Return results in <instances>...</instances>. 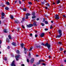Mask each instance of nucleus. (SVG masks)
Here are the masks:
<instances>
[{
  "mask_svg": "<svg viewBox=\"0 0 66 66\" xmlns=\"http://www.w3.org/2000/svg\"><path fill=\"white\" fill-rule=\"evenodd\" d=\"M43 45V46H45L46 47H47L48 48H49L50 47V44H48V43H46L45 44H44V43H42L41 45Z\"/></svg>",
  "mask_w": 66,
  "mask_h": 66,
  "instance_id": "1",
  "label": "nucleus"
},
{
  "mask_svg": "<svg viewBox=\"0 0 66 66\" xmlns=\"http://www.w3.org/2000/svg\"><path fill=\"white\" fill-rule=\"evenodd\" d=\"M15 61H13L12 62V64H11V66H16V65L15 64Z\"/></svg>",
  "mask_w": 66,
  "mask_h": 66,
  "instance_id": "2",
  "label": "nucleus"
},
{
  "mask_svg": "<svg viewBox=\"0 0 66 66\" xmlns=\"http://www.w3.org/2000/svg\"><path fill=\"white\" fill-rule=\"evenodd\" d=\"M33 24H28V25H27V28H31V27H33Z\"/></svg>",
  "mask_w": 66,
  "mask_h": 66,
  "instance_id": "3",
  "label": "nucleus"
},
{
  "mask_svg": "<svg viewBox=\"0 0 66 66\" xmlns=\"http://www.w3.org/2000/svg\"><path fill=\"white\" fill-rule=\"evenodd\" d=\"M20 55H18L15 56V58L16 61H18V59L20 57Z\"/></svg>",
  "mask_w": 66,
  "mask_h": 66,
  "instance_id": "4",
  "label": "nucleus"
},
{
  "mask_svg": "<svg viewBox=\"0 0 66 66\" xmlns=\"http://www.w3.org/2000/svg\"><path fill=\"white\" fill-rule=\"evenodd\" d=\"M59 15L57 14L56 15L55 17V19L57 20L59 19Z\"/></svg>",
  "mask_w": 66,
  "mask_h": 66,
  "instance_id": "5",
  "label": "nucleus"
},
{
  "mask_svg": "<svg viewBox=\"0 0 66 66\" xmlns=\"http://www.w3.org/2000/svg\"><path fill=\"white\" fill-rule=\"evenodd\" d=\"M62 35L61 34H59V35H57V37H56V38H60L61 36H62Z\"/></svg>",
  "mask_w": 66,
  "mask_h": 66,
  "instance_id": "6",
  "label": "nucleus"
},
{
  "mask_svg": "<svg viewBox=\"0 0 66 66\" xmlns=\"http://www.w3.org/2000/svg\"><path fill=\"white\" fill-rule=\"evenodd\" d=\"M58 33L59 34H61L62 35V30H59Z\"/></svg>",
  "mask_w": 66,
  "mask_h": 66,
  "instance_id": "7",
  "label": "nucleus"
},
{
  "mask_svg": "<svg viewBox=\"0 0 66 66\" xmlns=\"http://www.w3.org/2000/svg\"><path fill=\"white\" fill-rule=\"evenodd\" d=\"M45 36V34L44 33H43L41 34V35H40V37H43V36Z\"/></svg>",
  "mask_w": 66,
  "mask_h": 66,
  "instance_id": "8",
  "label": "nucleus"
},
{
  "mask_svg": "<svg viewBox=\"0 0 66 66\" xmlns=\"http://www.w3.org/2000/svg\"><path fill=\"white\" fill-rule=\"evenodd\" d=\"M4 33H6L8 32V31H7V30L6 29H5L4 30Z\"/></svg>",
  "mask_w": 66,
  "mask_h": 66,
  "instance_id": "9",
  "label": "nucleus"
},
{
  "mask_svg": "<svg viewBox=\"0 0 66 66\" xmlns=\"http://www.w3.org/2000/svg\"><path fill=\"white\" fill-rule=\"evenodd\" d=\"M34 59L33 58H32L31 60V63H33V62H34Z\"/></svg>",
  "mask_w": 66,
  "mask_h": 66,
  "instance_id": "10",
  "label": "nucleus"
},
{
  "mask_svg": "<svg viewBox=\"0 0 66 66\" xmlns=\"http://www.w3.org/2000/svg\"><path fill=\"white\" fill-rule=\"evenodd\" d=\"M12 45L13 46H16V44L15 43L13 42L12 43Z\"/></svg>",
  "mask_w": 66,
  "mask_h": 66,
  "instance_id": "11",
  "label": "nucleus"
},
{
  "mask_svg": "<svg viewBox=\"0 0 66 66\" xmlns=\"http://www.w3.org/2000/svg\"><path fill=\"white\" fill-rule=\"evenodd\" d=\"M21 46L22 48H23V47L24 46V44H21Z\"/></svg>",
  "mask_w": 66,
  "mask_h": 66,
  "instance_id": "12",
  "label": "nucleus"
},
{
  "mask_svg": "<svg viewBox=\"0 0 66 66\" xmlns=\"http://www.w3.org/2000/svg\"><path fill=\"white\" fill-rule=\"evenodd\" d=\"M46 6H48V7H49V6H50V5H49V4L48 3L46 4Z\"/></svg>",
  "mask_w": 66,
  "mask_h": 66,
  "instance_id": "13",
  "label": "nucleus"
},
{
  "mask_svg": "<svg viewBox=\"0 0 66 66\" xmlns=\"http://www.w3.org/2000/svg\"><path fill=\"white\" fill-rule=\"evenodd\" d=\"M58 44H60V45H62V42H58Z\"/></svg>",
  "mask_w": 66,
  "mask_h": 66,
  "instance_id": "14",
  "label": "nucleus"
},
{
  "mask_svg": "<svg viewBox=\"0 0 66 66\" xmlns=\"http://www.w3.org/2000/svg\"><path fill=\"white\" fill-rule=\"evenodd\" d=\"M36 22H34L33 23V24L34 25V26H37V25H36Z\"/></svg>",
  "mask_w": 66,
  "mask_h": 66,
  "instance_id": "15",
  "label": "nucleus"
},
{
  "mask_svg": "<svg viewBox=\"0 0 66 66\" xmlns=\"http://www.w3.org/2000/svg\"><path fill=\"white\" fill-rule=\"evenodd\" d=\"M26 16H30L31 15V14L30 13H27L26 14Z\"/></svg>",
  "mask_w": 66,
  "mask_h": 66,
  "instance_id": "16",
  "label": "nucleus"
},
{
  "mask_svg": "<svg viewBox=\"0 0 66 66\" xmlns=\"http://www.w3.org/2000/svg\"><path fill=\"white\" fill-rule=\"evenodd\" d=\"M15 23H17L19 22V21L18 20H16L15 21Z\"/></svg>",
  "mask_w": 66,
  "mask_h": 66,
  "instance_id": "17",
  "label": "nucleus"
},
{
  "mask_svg": "<svg viewBox=\"0 0 66 66\" xmlns=\"http://www.w3.org/2000/svg\"><path fill=\"white\" fill-rule=\"evenodd\" d=\"M40 62H45V61L44 60H39V64H40Z\"/></svg>",
  "mask_w": 66,
  "mask_h": 66,
  "instance_id": "18",
  "label": "nucleus"
},
{
  "mask_svg": "<svg viewBox=\"0 0 66 66\" xmlns=\"http://www.w3.org/2000/svg\"><path fill=\"white\" fill-rule=\"evenodd\" d=\"M24 20V18H22V21H21V22L22 23V22H23Z\"/></svg>",
  "mask_w": 66,
  "mask_h": 66,
  "instance_id": "19",
  "label": "nucleus"
},
{
  "mask_svg": "<svg viewBox=\"0 0 66 66\" xmlns=\"http://www.w3.org/2000/svg\"><path fill=\"white\" fill-rule=\"evenodd\" d=\"M5 9L6 10H9V8L8 7H5Z\"/></svg>",
  "mask_w": 66,
  "mask_h": 66,
  "instance_id": "20",
  "label": "nucleus"
},
{
  "mask_svg": "<svg viewBox=\"0 0 66 66\" xmlns=\"http://www.w3.org/2000/svg\"><path fill=\"white\" fill-rule=\"evenodd\" d=\"M5 14H4V13L3 12H2V16H4L5 15Z\"/></svg>",
  "mask_w": 66,
  "mask_h": 66,
  "instance_id": "21",
  "label": "nucleus"
},
{
  "mask_svg": "<svg viewBox=\"0 0 66 66\" xmlns=\"http://www.w3.org/2000/svg\"><path fill=\"white\" fill-rule=\"evenodd\" d=\"M10 17H11V19H13V18H14V17H13V16L12 15H11Z\"/></svg>",
  "mask_w": 66,
  "mask_h": 66,
  "instance_id": "22",
  "label": "nucleus"
},
{
  "mask_svg": "<svg viewBox=\"0 0 66 66\" xmlns=\"http://www.w3.org/2000/svg\"><path fill=\"white\" fill-rule=\"evenodd\" d=\"M6 42H8V43H9L10 42V40H9V39H7Z\"/></svg>",
  "mask_w": 66,
  "mask_h": 66,
  "instance_id": "23",
  "label": "nucleus"
},
{
  "mask_svg": "<svg viewBox=\"0 0 66 66\" xmlns=\"http://www.w3.org/2000/svg\"><path fill=\"white\" fill-rule=\"evenodd\" d=\"M8 37L9 39H11L12 38H11V36L10 35H9L8 36Z\"/></svg>",
  "mask_w": 66,
  "mask_h": 66,
  "instance_id": "24",
  "label": "nucleus"
},
{
  "mask_svg": "<svg viewBox=\"0 0 66 66\" xmlns=\"http://www.w3.org/2000/svg\"><path fill=\"white\" fill-rule=\"evenodd\" d=\"M16 52L17 53H18V54L19 53V50H17L16 51Z\"/></svg>",
  "mask_w": 66,
  "mask_h": 66,
  "instance_id": "25",
  "label": "nucleus"
},
{
  "mask_svg": "<svg viewBox=\"0 0 66 66\" xmlns=\"http://www.w3.org/2000/svg\"><path fill=\"white\" fill-rule=\"evenodd\" d=\"M32 19H34V18H36V16H32Z\"/></svg>",
  "mask_w": 66,
  "mask_h": 66,
  "instance_id": "26",
  "label": "nucleus"
},
{
  "mask_svg": "<svg viewBox=\"0 0 66 66\" xmlns=\"http://www.w3.org/2000/svg\"><path fill=\"white\" fill-rule=\"evenodd\" d=\"M41 25L43 26V27H44V26L45 25V24L44 23H41Z\"/></svg>",
  "mask_w": 66,
  "mask_h": 66,
  "instance_id": "27",
  "label": "nucleus"
},
{
  "mask_svg": "<svg viewBox=\"0 0 66 66\" xmlns=\"http://www.w3.org/2000/svg\"><path fill=\"white\" fill-rule=\"evenodd\" d=\"M32 15H33V16H35V12H33L32 13Z\"/></svg>",
  "mask_w": 66,
  "mask_h": 66,
  "instance_id": "28",
  "label": "nucleus"
},
{
  "mask_svg": "<svg viewBox=\"0 0 66 66\" xmlns=\"http://www.w3.org/2000/svg\"><path fill=\"white\" fill-rule=\"evenodd\" d=\"M45 24H47L48 23V22L47 21H45Z\"/></svg>",
  "mask_w": 66,
  "mask_h": 66,
  "instance_id": "29",
  "label": "nucleus"
},
{
  "mask_svg": "<svg viewBox=\"0 0 66 66\" xmlns=\"http://www.w3.org/2000/svg\"><path fill=\"white\" fill-rule=\"evenodd\" d=\"M28 3L30 5H31V4H32V3L31 2H28Z\"/></svg>",
  "mask_w": 66,
  "mask_h": 66,
  "instance_id": "30",
  "label": "nucleus"
},
{
  "mask_svg": "<svg viewBox=\"0 0 66 66\" xmlns=\"http://www.w3.org/2000/svg\"><path fill=\"white\" fill-rule=\"evenodd\" d=\"M7 5H10V3L8 2H7Z\"/></svg>",
  "mask_w": 66,
  "mask_h": 66,
  "instance_id": "31",
  "label": "nucleus"
},
{
  "mask_svg": "<svg viewBox=\"0 0 66 66\" xmlns=\"http://www.w3.org/2000/svg\"><path fill=\"white\" fill-rule=\"evenodd\" d=\"M60 0H58L57 1V4H59V3H60Z\"/></svg>",
  "mask_w": 66,
  "mask_h": 66,
  "instance_id": "32",
  "label": "nucleus"
},
{
  "mask_svg": "<svg viewBox=\"0 0 66 66\" xmlns=\"http://www.w3.org/2000/svg\"><path fill=\"white\" fill-rule=\"evenodd\" d=\"M23 11H24L25 12H26V8H24L23 9Z\"/></svg>",
  "mask_w": 66,
  "mask_h": 66,
  "instance_id": "33",
  "label": "nucleus"
},
{
  "mask_svg": "<svg viewBox=\"0 0 66 66\" xmlns=\"http://www.w3.org/2000/svg\"><path fill=\"white\" fill-rule=\"evenodd\" d=\"M50 29H53V28L52 27V25L50 27Z\"/></svg>",
  "mask_w": 66,
  "mask_h": 66,
  "instance_id": "34",
  "label": "nucleus"
},
{
  "mask_svg": "<svg viewBox=\"0 0 66 66\" xmlns=\"http://www.w3.org/2000/svg\"><path fill=\"white\" fill-rule=\"evenodd\" d=\"M63 50V48H60V49H59V50L60 51H62V50Z\"/></svg>",
  "mask_w": 66,
  "mask_h": 66,
  "instance_id": "35",
  "label": "nucleus"
},
{
  "mask_svg": "<svg viewBox=\"0 0 66 66\" xmlns=\"http://www.w3.org/2000/svg\"><path fill=\"white\" fill-rule=\"evenodd\" d=\"M4 59L5 61H6V60H7V58H6V57H4Z\"/></svg>",
  "mask_w": 66,
  "mask_h": 66,
  "instance_id": "36",
  "label": "nucleus"
},
{
  "mask_svg": "<svg viewBox=\"0 0 66 66\" xmlns=\"http://www.w3.org/2000/svg\"><path fill=\"white\" fill-rule=\"evenodd\" d=\"M32 49H33V47H31V48H30V49L29 50V51H31V50H32Z\"/></svg>",
  "mask_w": 66,
  "mask_h": 66,
  "instance_id": "37",
  "label": "nucleus"
},
{
  "mask_svg": "<svg viewBox=\"0 0 66 66\" xmlns=\"http://www.w3.org/2000/svg\"><path fill=\"white\" fill-rule=\"evenodd\" d=\"M36 47H37V48H39L40 47V46H37Z\"/></svg>",
  "mask_w": 66,
  "mask_h": 66,
  "instance_id": "38",
  "label": "nucleus"
},
{
  "mask_svg": "<svg viewBox=\"0 0 66 66\" xmlns=\"http://www.w3.org/2000/svg\"><path fill=\"white\" fill-rule=\"evenodd\" d=\"M63 17H64L65 18H66V16H65V15H63Z\"/></svg>",
  "mask_w": 66,
  "mask_h": 66,
  "instance_id": "39",
  "label": "nucleus"
},
{
  "mask_svg": "<svg viewBox=\"0 0 66 66\" xmlns=\"http://www.w3.org/2000/svg\"><path fill=\"white\" fill-rule=\"evenodd\" d=\"M22 28H23V29L25 28L24 27V26L23 25H22Z\"/></svg>",
  "mask_w": 66,
  "mask_h": 66,
  "instance_id": "40",
  "label": "nucleus"
},
{
  "mask_svg": "<svg viewBox=\"0 0 66 66\" xmlns=\"http://www.w3.org/2000/svg\"><path fill=\"white\" fill-rule=\"evenodd\" d=\"M42 64L43 65H44V66H45L46 65V64H45V63H42Z\"/></svg>",
  "mask_w": 66,
  "mask_h": 66,
  "instance_id": "41",
  "label": "nucleus"
},
{
  "mask_svg": "<svg viewBox=\"0 0 66 66\" xmlns=\"http://www.w3.org/2000/svg\"><path fill=\"white\" fill-rule=\"evenodd\" d=\"M19 4H21V2L20 1H19Z\"/></svg>",
  "mask_w": 66,
  "mask_h": 66,
  "instance_id": "42",
  "label": "nucleus"
},
{
  "mask_svg": "<svg viewBox=\"0 0 66 66\" xmlns=\"http://www.w3.org/2000/svg\"><path fill=\"white\" fill-rule=\"evenodd\" d=\"M45 31H47L48 30V29L47 28H45L44 29Z\"/></svg>",
  "mask_w": 66,
  "mask_h": 66,
  "instance_id": "43",
  "label": "nucleus"
},
{
  "mask_svg": "<svg viewBox=\"0 0 66 66\" xmlns=\"http://www.w3.org/2000/svg\"><path fill=\"white\" fill-rule=\"evenodd\" d=\"M29 56H31V53L30 52H29Z\"/></svg>",
  "mask_w": 66,
  "mask_h": 66,
  "instance_id": "44",
  "label": "nucleus"
},
{
  "mask_svg": "<svg viewBox=\"0 0 66 66\" xmlns=\"http://www.w3.org/2000/svg\"><path fill=\"white\" fill-rule=\"evenodd\" d=\"M26 19H28V16H27L26 17Z\"/></svg>",
  "mask_w": 66,
  "mask_h": 66,
  "instance_id": "45",
  "label": "nucleus"
},
{
  "mask_svg": "<svg viewBox=\"0 0 66 66\" xmlns=\"http://www.w3.org/2000/svg\"><path fill=\"white\" fill-rule=\"evenodd\" d=\"M42 4L43 5V4H45V2H42Z\"/></svg>",
  "mask_w": 66,
  "mask_h": 66,
  "instance_id": "46",
  "label": "nucleus"
},
{
  "mask_svg": "<svg viewBox=\"0 0 66 66\" xmlns=\"http://www.w3.org/2000/svg\"><path fill=\"white\" fill-rule=\"evenodd\" d=\"M35 37L36 38L37 37V35L36 34L35 35Z\"/></svg>",
  "mask_w": 66,
  "mask_h": 66,
  "instance_id": "47",
  "label": "nucleus"
},
{
  "mask_svg": "<svg viewBox=\"0 0 66 66\" xmlns=\"http://www.w3.org/2000/svg\"><path fill=\"white\" fill-rule=\"evenodd\" d=\"M27 62H29V59H27Z\"/></svg>",
  "mask_w": 66,
  "mask_h": 66,
  "instance_id": "48",
  "label": "nucleus"
},
{
  "mask_svg": "<svg viewBox=\"0 0 66 66\" xmlns=\"http://www.w3.org/2000/svg\"><path fill=\"white\" fill-rule=\"evenodd\" d=\"M39 20V18H37L36 19V20L37 21Z\"/></svg>",
  "mask_w": 66,
  "mask_h": 66,
  "instance_id": "49",
  "label": "nucleus"
},
{
  "mask_svg": "<svg viewBox=\"0 0 66 66\" xmlns=\"http://www.w3.org/2000/svg\"><path fill=\"white\" fill-rule=\"evenodd\" d=\"M10 46H8V47H7V48L8 49H10Z\"/></svg>",
  "mask_w": 66,
  "mask_h": 66,
  "instance_id": "50",
  "label": "nucleus"
},
{
  "mask_svg": "<svg viewBox=\"0 0 66 66\" xmlns=\"http://www.w3.org/2000/svg\"><path fill=\"white\" fill-rule=\"evenodd\" d=\"M66 51H64V54H65V53H66Z\"/></svg>",
  "mask_w": 66,
  "mask_h": 66,
  "instance_id": "51",
  "label": "nucleus"
},
{
  "mask_svg": "<svg viewBox=\"0 0 66 66\" xmlns=\"http://www.w3.org/2000/svg\"><path fill=\"white\" fill-rule=\"evenodd\" d=\"M22 66H24V64H21Z\"/></svg>",
  "mask_w": 66,
  "mask_h": 66,
  "instance_id": "52",
  "label": "nucleus"
},
{
  "mask_svg": "<svg viewBox=\"0 0 66 66\" xmlns=\"http://www.w3.org/2000/svg\"><path fill=\"white\" fill-rule=\"evenodd\" d=\"M2 43V41L1 40H0V44H1Z\"/></svg>",
  "mask_w": 66,
  "mask_h": 66,
  "instance_id": "53",
  "label": "nucleus"
},
{
  "mask_svg": "<svg viewBox=\"0 0 66 66\" xmlns=\"http://www.w3.org/2000/svg\"><path fill=\"white\" fill-rule=\"evenodd\" d=\"M24 51H26V49L25 47H24Z\"/></svg>",
  "mask_w": 66,
  "mask_h": 66,
  "instance_id": "54",
  "label": "nucleus"
},
{
  "mask_svg": "<svg viewBox=\"0 0 66 66\" xmlns=\"http://www.w3.org/2000/svg\"><path fill=\"white\" fill-rule=\"evenodd\" d=\"M3 18H4L3 17V16H2V17H1V19H3Z\"/></svg>",
  "mask_w": 66,
  "mask_h": 66,
  "instance_id": "55",
  "label": "nucleus"
},
{
  "mask_svg": "<svg viewBox=\"0 0 66 66\" xmlns=\"http://www.w3.org/2000/svg\"><path fill=\"white\" fill-rule=\"evenodd\" d=\"M36 57H38V55H36Z\"/></svg>",
  "mask_w": 66,
  "mask_h": 66,
  "instance_id": "56",
  "label": "nucleus"
},
{
  "mask_svg": "<svg viewBox=\"0 0 66 66\" xmlns=\"http://www.w3.org/2000/svg\"><path fill=\"white\" fill-rule=\"evenodd\" d=\"M17 2V1H16L14 3H16Z\"/></svg>",
  "mask_w": 66,
  "mask_h": 66,
  "instance_id": "57",
  "label": "nucleus"
},
{
  "mask_svg": "<svg viewBox=\"0 0 66 66\" xmlns=\"http://www.w3.org/2000/svg\"><path fill=\"white\" fill-rule=\"evenodd\" d=\"M30 36H32V34H30Z\"/></svg>",
  "mask_w": 66,
  "mask_h": 66,
  "instance_id": "58",
  "label": "nucleus"
},
{
  "mask_svg": "<svg viewBox=\"0 0 66 66\" xmlns=\"http://www.w3.org/2000/svg\"><path fill=\"white\" fill-rule=\"evenodd\" d=\"M2 5H3V4H2V3H1V5H0V6H2Z\"/></svg>",
  "mask_w": 66,
  "mask_h": 66,
  "instance_id": "59",
  "label": "nucleus"
},
{
  "mask_svg": "<svg viewBox=\"0 0 66 66\" xmlns=\"http://www.w3.org/2000/svg\"><path fill=\"white\" fill-rule=\"evenodd\" d=\"M48 57L50 58H50H51V56H48Z\"/></svg>",
  "mask_w": 66,
  "mask_h": 66,
  "instance_id": "60",
  "label": "nucleus"
},
{
  "mask_svg": "<svg viewBox=\"0 0 66 66\" xmlns=\"http://www.w3.org/2000/svg\"><path fill=\"white\" fill-rule=\"evenodd\" d=\"M64 61V62H65V63H66V59Z\"/></svg>",
  "mask_w": 66,
  "mask_h": 66,
  "instance_id": "61",
  "label": "nucleus"
},
{
  "mask_svg": "<svg viewBox=\"0 0 66 66\" xmlns=\"http://www.w3.org/2000/svg\"><path fill=\"white\" fill-rule=\"evenodd\" d=\"M45 8L46 9H48V7H45Z\"/></svg>",
  "mask_w": 66,
  "mask_h": 66,
  "instance_id": "62",
  "label": "nucleus"
},
{
  "mask_svg": "<svg viewBox=\"0 0 66 66\" xmlns=\"http://www.w3.org/2000/svg\"><path fill=\"white\" fill-rule=\"evenodd\" d=\"M11 56L12 57H14V55H12Z\"/></svg>",
  "mask_w": 66,
  "mask_h": 66,
  "instance_id": "63",
  "label": "nucleus"
},
{
  "mask_svg": "<svg viewBox=\"0 0 66 66\" xmlns=\"http://www.w3.org/2000/svg\"><path fill=\"white\" fill-rule=\"evenodd\" d=\"M53 4H55V3H54V2H53Z\"/></svg>",
  "mask_w": 66,
  "mask_h": 66,
  "instance_id": "64",
  "label": "nucleus"
}]
</instances>
